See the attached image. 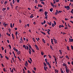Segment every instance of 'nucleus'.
Listing matches in <instances>:
<instances>
[{"mask_svg":"<svg viewBox=\"0 0 73 73\" xmlns=\"http://www.w3.org/2000/svg\"><path fill=\"white\" fill-rule=\"evenodd\" d=\"M50 49H51L52 50H53V48H52V46L50 45Z\"/></svg>","mask_w":73,"mask_h":73,"instance_id":"obj_29","label":"nucleus"},{"mask_svg":"<svg viewBox=\"0 0 73 73\" xmlns=\"http://www.w3.org/2000/svg\"><path fill=\"white\" fill-rule=\"evenodd\" d=\"M55 70V72H56L57 73H58V70H56V69H55V70Z\"/></svg>","mask_w":73,"mask_h":73,"instance_id":"obj_12","label":"nucleus"},{"mask_svg":"<svg viewBox=\"0 0 73 73\" xmlns=\"http://www.w3.org/2000/svg\"><path fill=\"white\" fill-rule=\"evenodd\" d=\"M28 62H29V63L30 64H31V61H30L29 60H28Z\"/></svg>","mask_w":73,"mask_h":73,"instance_id":"obj_37","label":"nucleus"},{"mask_svg":"<svg viewBox=\"0 0 73 73\" xmlns=\"http://www.w3.org/2000/svg\"><path fill=\"white\" fill-rule=\"evenodd\" d=\"M13 50H16V48H15V47H14L13 48Z\"/></svg>","mask_w":73,"mask_h":73,"instance_id":"obj_50","label":"nucleus"},{"mask_svg":"<svg viewBox=\"0 0 73 73\" xmlns=\"http://www.w3.org/2000/svg\"><path fill=\"white\" fill-rule=\"evenodd\" d=\"M48 65L49 66V67L50 68H51V66L50 65V64H48Z\"/></svg>","mask_w":73,"mask_h":73,"instance_id":"obj_27","label":"nucleus"},{"mask_svg":"<svg viewBox=\"0 0 73 73\" xmlns=\"http://www.w3.org/2000/svg\"><path fill=\"white\" fill-rule=\"evenodd\" d=\"M46 64H47V65H49V62H46Z\"/></svg>","mask_w":73,"mask_h":73,"instance_id":"obj_51","label":"nucleus"},{"mask_svg":"<svg viewBox=\"0 0 73 73\" xmlns=\"http://www.w3.org/2000/svg\"><path fill=\"white\" fill-rule=\"evenodd\" d=\"M12 37H13V39L14 40V39H15V37H14V36H13V34H12Z\"/></svg>","mask_w":73,"mask_h":73,"instance_id":"obj_9","label":"nucleus"},{"mask_svg":"<svg viewBox=\"0 0 73 73\" xmlns=\"http://www.w3.org/2000/svg\"><path fill=\"white\" fill-rule=\"evenodd\" d=\"M61 72L62 73H64V71H61Z\"/></svg>","mask_w":73,"mask_h":73,"instance_id":"obj_64","label":"nucleus"},{"mask_svg":"<svg viewBox=\"0 0 73 73\" xmlns=\"http://www.w3.org/2000/svg\"><path fill=\"white\" fill-rule=\"evenodd\" d=\"M13 4H15V1L14 0H13Z\"/></svg>","mask_w":73,"mask_h":73,"instance_id":"obj_52","label":"nucleus"},{"mask_svg":"<svg viewBox=\"0 0 73 73\" xmlns=\"http://www.w3.org/2000/svg\"><path fill=\"white\" fill-rule=\"evenodd\" d=\"M38 7H42V6L41 5L39 4L38 5Z\"/></svg>","mask_w":73,"mask_h":73,"instance_id":"obj_8","label":"nucleus"},{"mask_svg":"<svg viewBox=\"0 0 73 73\" xmlns=\"http://www.w3.org/2000/svg\"><path fill=\"white\" fill-rule=\"evenodd\" d=\"M42 41L44 42V43H45V41L44 39H42Z\"/></svg>","mask_w":73,"mask_h":73,"instance_id":"obj_19","label":"nucleus"},{"mask_svg":"<svg viewBox=\"0 0 73 73\" xmlns=\"http://www.w3.org/2000/svg\"><path fill=\"white\" fill-rule=\"evenodd\" d=\"M41 54L42 55H44V52H42V51L41 52Z\"/></svg>","mask_w":73,"mask_h":73,"instance_id":"obj_34","label":"nucleus"},{"mask_svg":"<svg viewBox=\"0 0 73 73\" xmlns=\"http://www.w3.org/2000/svg\"><path fill=\"white\" fill-rule=\"evenodd\" d=\"M59 52L60 53V54H62V52L61 51V50H59Z\"/></svg>","mask_w":73,"mask_h":73,"instance_id":"obj_17","label":"nucleus"},{"mask_svg":"<svg viewBox=\"0 0 73 73\" xmlns=\"http://www.w3.org/2000/svg\"><path fill=\"white\" fill-rule=\"evenodd\" d=\"M9 47L10 49H11V45L10 44L9 45Z\"/></svg>","mask_w":73,"mask_h":73,"instance_id":"obj_42","label":"nucleus"},{"mask_svg":"<svg viewBox=\"0 0 73 73\" xmlns=\"http://www.w3.org/2000/svg\"><path fill=\"white\" fill-rule=\"evenodd\" d=\"M67 10H69L70 9V7L69 6H67L66 7Z\"/></svg>","mask_w":73,"mask_h":73,"instance_id":"obj_4","label":"nucleus"},{"mask_svg":"<svg viewBox=\"0 0 73 73\" xmlns=\"http://www.w3.org/2000/svg\"><path fill=\"white\" fill-rule=\"evenodd\" d=\"M35 46L36 49L38 50H39V49H38V46H37L36 45V44H35Z\"/></svg>","mask_w":73,"mask_h":73,"instance_id":"obj_2","label":"nucleus"},{"mask_svg":"<svg viewBox=\"0 0 73 73\" xmlns=\"http://www.w3.org/2000/svg\"><path fill=\"white\" fill-rule=\"evenodd\" d=\"M68 27H69L70 28L71 27V26L69 25V23L68 24Z\"/></svg>","mask_w":73,"mask_h":73,"instance_id":"obj_31","label":"nucleus"},{"mask_svg":"<svg viewBox=\"0 0 73 73\" xmlns=\"http://www.w3.org/2000/svg\"><path fill=\"white\" fill-rule=\"evenodd\" d=\"M8 31H9V32H11V29H10V28H9Z\"/></svg>","mask_w":73,"mask_h":73,"instance_id":"obj_30","label":"nucleus"},{"mask_svg":"<svg viewBox=\"0 0 73 73\" xmlns=\"http://www.w3.org/2000/svg\"><path fill=\"white\" fill-rule=\"evenodd\" d=\"M55 25L54 24V23H52V27H54V26H55Z\"/></svg>","mask_w":73,"mask_h":73,"instance_id":"obj_20","label":"nucleus"},{"mask_svg":"<svg viewBox=\"0 0 73 73\" xmlns=\"http://www.w3.org/2000/svg\"><path fill=\"white\" fill-rule=\"evenodd\" d=\"M29 59H30V60L31 61V62H32V59L31 58H30Z\"/></svg>","mask_w":73,"mask_h":73,"instance_id":"obj_58","label":"nucleus"},{"mask_svg":"<svg viewBox=\"0 0 73 73\" xmlns=\"http://www.w3.org/2000/svg\"><path fill=\"white\" fill-rule=\"evenodd\" d=\"M5 57L6 58V59H7V60H9V58H8V57L5 56Z\"/></svg>","mask_w":73,"mask_h":73,"instance_id":"obj_21","label":"nucleus"},{"mask_svg":"<svg viewBox=\"0 0 73 73\" xmlns=\"http://www.w3.org/2000/svg\"><path fill=\"white\" fill-rule=\"evenodd\" d=\"M17 33H18L17 32H16L15 33V35L16 36H17Z\"/></svg>","mask_w":73,"mask_h":73,"instance_id":"obj_53","label":"nucleus"},{"mask_svg":"<svg viewBox=\"0 0 73 73\" xmlns=\"http://www.w3.org/2000/svg\"><path fill=\"white\" fill-rule=\"evenodd\" d=\"M5 9H6L5 8H3L2 10L3 11H5Z\"/></svg>","mask_w":73,"mask_h":73,"instance_id":"obj_24","label":"nucleus"},{"mask_svg":"<svg viewBox=\"0 0 73 73\" xmlns=\"http://www.w3.org/2000/svg\"><path fill=\"white\" fill-rule=\"evenodd\" d=\"M39 40H40V38H38L37 40V41H38Z\"/></svg>","mask_w":73,"mask_h":73,"instance_id":"obj_60","label":"nucleus"},{"mask_svg":"<svg viewBox=\"0 0 73 73\" xmlns=\"http://www.w3.org/2000/svg\"><path fill=\"white\" fill-rule=\"evenodd\" d=\"M26 46L27 47V50H28V49H29V47H28V46L26 45Z\"/></svg>","mask_w":73,"mask_h":73,"instance_id":"obj_36","label":"nucleus"},{"mask_svg":"<svg viewBox=\"0 0 73 73\" xmlns=\"http://www.w3.org/2000/svg\"><path fill=\"white\" fill-rule=\"evenodd\" d=\"M44 14H46L47 15V14H48V12L45 11V12H44Z\"/></svg>","mask_w":73,"mask_h":73,"instance_id":"obj_41","label":"nucleus"},{"mask_svg":"<svg viewBox=\"0 0 73 73\" xmlns=\"http://www.w3.org/2000/svg\"><path fill=\"white\" fill-rule=\"evenodd\" d=\"M58 12H59V13H61V12H62V11H59Z\"/></svg>","mask_w":73,"mask_h":73,"instance_id":"obj_54","label":"nucleus"},{"mask_svg":"<svg viewBox=\"0 0 73 73\" xmlns=\"http://www.w3.org/2000/svg\"><path fill=\"white\" fill-rule=\"evenodd\" d=\"M5 4H7V1H5Z\"/></svg>","mask_w":73,"mask_h":73,"instance_id":"obj_59","label":"nucleus"},{"mask_svg":"<svg viewBox=\"0 0 73 73\" xmlns=\"http://www.w3.org/2000/svg\"><path fill=\"white\" fill-rule=\"evenodd\" d=\"M45 62H47V59H45Z\"/></svg>","mask_w":73,"mask_h":73,"instance_id":"obj_56","label":"nucleus"},{"mask_svg":"<svg viewBox=\"0 0 73 73\" xmlns=\"http://www.w3.org/2000/svg\"><path fill=\"white\" fill-rule=\"evenodd\" d=\"M10 27L11 28H12V24L11 23V24H10Z\"/></svg>","mask_w":73,"mask_h":73,"instance_id":"obj_38","label":"nucleus"},{"mask_svg":"<svg viewBox=\"0 0 73 73\" xmlns=\"http://www.w3.org/2000/svg\"><path fill=\"white\" fill-rule=\"evenodd\" d=\"M44 68L45 71H46L47 70H46V67L45 66L44 67Z\"/></svg>","mask_w":73,"mask_h":73,"instance_id":"obj_15","label":"nucleus"},{"mask_svg":"<svg viewBox=\"0 0 73 73\" xmlns=\"http://www.w3.org/2000/svg\"><path fill=\"white\" fill-rule=\"evenodd\" d=\"M63 66H66V65H65V63L63 64Z\"/></svg>","mask_w":73,"mask_h":73,"instance_id":"obj_62","label":"nucleus"},{"mask_svg":"<svg viewBox=\"0 0 73 73\" xmlns=\"http://www.w3.org/2000/svg\"><path fill=\"white\" fill-rule=\"evenodd\" d=\"M47 24H49V25H52V22H50V23H49V22H48V23H47Z\"/></svg>","mask_w":73,"mask_h":73,"instance_id":"obj_6","label":"nucleus"},{"mask_svg":"<svg viewBox=\"0 0 73 73\" xmlns=\"http://www.w3.org/2000/svg\"><path fill=\"white\" fill-rule=\"evenodd\" d=\"M40 32H41V33H42L43 34V35H46V34H45V33L44 32H42L41 31H40Z\"/></svg>","mask_w":73,"mask_h":73,"instance_id":"obj_10","label":"nucleus"},{"mask_svg":"<svg viewBox=\"0 0 73 73\" xmlns=\"http://www.w3.org/2000/svg\"><path fill=\"white\" fill-rule=\"evenodd\" d=\"M17 58L18 59H19V60H20V61H21V59H20V57H19L18 56Z\"/></svg>","mask_w":73,"mask_h":73,"instance_id":"obj_28","label":"nucleus"},{"mask_svg":"<svg viewBox=\"0 0 73 73\" xmlns=\"http://www.w3.org/2000/svg\"><path fill=\"white\" fill-rule=\"evenodd\" d=\"M30 18H33V14L31 15V16H30Z\"/></svg>","mask_w":73,"mask_h":73,"instance_id":"obj_16","label":"nucleus"},{"mask_svg":"<svg viewBox=\"0 0 73 73\" xmlns=\"http://www.w3.org/2000/svg\"><path fill=\"white\" fill-rule=\"evenodd\" d=\"M48 56L49 58H52V57L51 56H50V55H48Z\"/></svg>","mask_w":73,"mask_h":73,"instance_id":"obj_43","label":"nucleus"},{"mask_svg":"<svg viewBox=\"0 0 73 73\" xmlns=\"http://www.w3.org/2000/svg\"><path fill=\"white\" fill-rule=\"evenodd\" d=\"M53 40H54L55 43V44H57V41L54 38L53 39Z\"/></svg>","mask_w":73,"mask_h":73,"instance_id":"obj_5","label":"nucleus"},{"mask_svg":"<svg viewBox=\"0 0 73 73\" xmlns=\"http://www.w3.org/2000/svg\"><path fill=\"white\" fill-rule=\"evenodd\" d=\"M57 13H59V12H58V10H56V12Z\"/></svg>","mask_w":73,"mask_h":73,"instance_id":"obj_61","label":"nucleus"},{"mask_svg":"<svg viewBox=\"0 0 73 73\" xmlns=\"http://www.w3.org/2000/svg\"><path fill=\"white\" fill-rule=\"evenodd\" d=\"M17 8H19V7L17 6L15 7V9L16 10H17Z\"/></svg>","mask_w":73,"mask_h":73,"instance_id":"obj_13","label":"nucleus"},{"mask_svg":"<svg viewBox=\"0 0 73 73\" xmlns=\"http://www.w3.org/2000/svg\"><path fill=\"white\" fill-rule=\"evenodd\" d=\"M66 72V73H68L69 72V69H68V66H65Z\"/></svg>","mask_w":73,"mask_h":73,"instance_id":"obj_1","label":"nucleus"},{"mask_svg":"<svg viewBox=\"0 0 73 73\" xmlns=\"http://www.w3.org/2000/svg\"><path fill=\"white\" fill-rule=\"evenodd\" d=\"M11 72H12V73H13V69H12L11 70Z\"/></svg>","mask_w":73,"mask_h":73,"instance_id":"obj_39","label":"nucleus"},{"mask_svg":"<svg viewBox=\"0 0 73 73\" xmlns=\"http://www.w3.org/2000/svg\"><path fill=\"white\" fill-rule=\"evenodd\" d=\"M10 5H11V7L12 8H13V5H12V3H10Z\"/></svg>","mask_w":73,"mask_h":73,"instance_id":"obj_26","label":"nucleus"},{"mask_svg":"<svg viewBox=\"0 0 73 73\" xmlns=\"http://www.w3.org/2000/svg\"><path fill=\"white\" fill-rule=\"evenodd\" d=\"M32 39H33V41H34V42H35V38H32Z\"/></svg>","mask_w":73,"mask_h":73,"instance_id":"obj_40","label":"nucleus"},{"mask_svg":"<svg viewBox=\"0 0 73 73\" xmlns=\"http://www.w3.org/2000/svg\"><path fill=\"white\" fill-rule=\"evenodd\" d=\"M71 49H72V50H73V46L71 45Z\"/></svg>","mask_w":73,"mask_h":73,"instance_id":"obj_44","label":"nucleus"},{"mask_svg":"<svg viewBox=\"0 0 73 73\" xmlns=\"http://www.w3.org/2000/svg\"><path fill=\"white\" fill-rule=\"evenodd\" d=\"M50 12H52L53 11V8H51V9H50Z\"/></svg>","mask_w":73,"mask_h":73,"instance_id":"obj_14","label":"nucleus"},{"mask_svg":"<svg viewBox=\"0 0 73 73\" xmlns=\"http://www.w3.org/2000/svg\"><path fill=\"white\" fill-rule=\"evenodd\" d=\"M17 53L18 55H19V54H20V53H21V52H20V51H19L18 52H17Z\"/></svg>","mask_w":73,"mask_h":73,"instance_id":"obj_7","label":"nucleus"},{"mask_svg":"<svg viewBox=\"0 0 73 73\" xmlns=\"http://www.w3.org/2000/svg\"><path fill=\"white\" fill-rule=\"evenodd\" d=\"M51 43L52 44V45H53L54 44L53 43V39H51Z\"/></svg>","mask_w":73,"mask_h":73,"instance_id":"obj_23","label":"nucleus"},{"mask_svg":"<svg viewBox=\"0 0 73 73\" xmlns=\"http://www.w3.org/2000/svg\"><path fill=\"white\" fill-rule=\"evenodd\" d=\"M69 42H72L73 41V39H70V38H69Z\"/></svg>","mask_w":73,"mask_h":73,"instance_id":"obj_3","label":"nucleus"},{"mask_svg":"<svg viewBox=\"0 0 73 73\" xmlns=\"http://www.w3.org/2000/svg\"><path fill=\"white\" fill-rule=\"evenodd\" d=\"M3 69L4 72H6V70H5V68H4Z\"/></svg>","mask_w":73,"mask_h":73,"instance_id":"obj_45","label":"nucleus"},{"mask_svg":"<svg viewBox=\"0 0 73 73\" xmlns=\"http://www.w3.org/2000/svg\"><path fill=\"white\" fill-rule=\"evenodd\" d=\"M47 33H48V35H50V33H49V31H47Z\"/></svg>","mask_w":73,"mask_h":73,"instance_id":"obj_57","label":"nucleus"},{"mask_svg":"<svg viewBox=\"0 0 73 73\" xmlns=\"http://www.w3.org/2000/svg\"><path fill=\"white\" fill-rule=\"evenodd\" d=\"M35 2V3H38V1H37V0H36Z\"/></svg>","mask_w":73,"mask_h":73,"instance_id":"obj_47","label":"nucleus"},{"mask_svg":"<svg viewBox=\"0 0 73 73\" xmlns=\"http://www.w3.org/2000/svg\"><path fill=\"white\" fill-rule=\"evenodd\" d=\"M45 19H46L47 20L48 19V15H47L45 17Z\"/></svg>","mask_w":73,"mask_h":73,"instance_id":"obj_35","label":"nucleus"},{"mask_svg":"<svg viewBox=\"0 0 73 73\" xmlns=\"http://www.w3.org/2000/svg\"><path fill=\"white\" fill-rule=\"evenodd\" d=\"M28 46H29L30 48V49H32V47H31V45L30 44H28Z\"/></svg>","mask_w":73,"mask_h":73,"instance_id":"obj_11","label":"nucleus"},{"mask_svg":"<svg viewBox=\"0 0 73 73\" xmlns=\"http://www.w3.org/2000/svg\"><path fill=\"white\" fill-rule=\"evenodd\" d=\"M41 3L42 4H43V5H45V3L43 1L41 2Z\"/></svg>","mask_w":73,"mask_h":73,"instance_id":"obj_25","label":"nucleus"},{"mask_svg":"<svg viewBox=\"0 0 73 73\" xmlns=\"http://www.w3.org/2000/svg\"><path fill=\"white\" fill-rule=\"evenodd\" d=\"M54 25H56V23L54 21Z\"/></svg>","mask_w":73,"mask_h":73,"instance_id":"obj_48","label":"nucleus"},{"mask_svg":"<svg viewBox=\"0 0 73 73\" xmlns=\"http://www.w3.org/2000/svg\"><path fill=\"white\" fill-rule=\"evenodd\" d=\"M28 64H26V63H25V66H28Z\"/></svg>","mask_w":73,"mask_h":73,"instance_id":"obj_32","label":"nucleus"},{"mask_svg":"<svg viewBox=\"0 0 73 73\" xmlns=\"http://www.w3.org/2000/svg\"><path fill=\"white\" fill-rule=\"evenodd\" d=\"M55 15H57V12H56L55 13Z\"/></svg>","mask_w":73,"mask_h":73,"instance_id":"obj_63","label":"nucleus"},{"mask_svg":"<svg viewBox=\"0 0 73 73\" xmlns=\"http://www.w3.org/2000/svg\"><path fill=\"white\" fill-rule=\"evenodd\" d=\"M67 50H69V46H67Z\"/></svg>","mask_w":73,"mask_h":73,"instance_id":"obj_33","label":"nucleus"},{"mask_svg":"<svg viewBox=\"0 0 73 73\" xmlns=\"http://www.w3.org/2000/svg\"><path fill=\"white\" fill-rule=\"evenodd\" d=\"M56 3H58L59 1V0H56Z\"/></svg>","mask_w":73,"mask_h":73,"instance_id":"obj_49","label":"nucleus"},{"mask_svg":"<svg viewBox=\"0 0 73 73\" xmlns=\"http://www.w3.org/2000/svg\"><path fill=\"white\" fill-rule=\"evenodd\" d=\"M51 5L52 6H54V5H53L52 2L50 3Z\"/></svg>","mask_w":73,"mask_h":73,"instance_id":"obj_22","label":"nucleus"},{"mask_svg":"<svg viewBox=\"0 0 73 73\" xmlns=\"http://www.w3.org/2000/svg\"><path fill=\"white\" fill-rule=\"evenodd\" d=\"M1 48L2 49V50H4V48H3V47H1Z\"/></svg>","mask_w":73,"mask_h":73,"instance_id":"obj_55","label":"nucleus"},{"mask_svg":"<svg viewBox=\"0 0 73 73\" xmlns=\"http://www.w3.org/2000/svg\"><path fill=\"white\" fill-rule=\"evenodd\" d=\"M43 64H44V66H46V63H45V62H44Z\"/></svg>","mask_w":73,"mask_h":73,"instance_id":"obj_18","label":"nucleus"},{"mask_svg":"<svg viewBox=\"0 0 73 73\" xmlns=\"http://www.w3.org/2000/svg\"><path fill=\"white\" fill-rule=\"evenodd\" d=\"M31 49L33 52H34V53H35V50H33V49Z\"/></svg>","mask_w":73,"mask_h":73,"instance_id":"obj_46","label":"nucleus"}]
</instances>
